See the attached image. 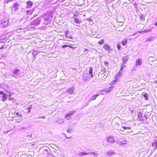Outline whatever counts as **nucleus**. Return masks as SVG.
Listing matches in <instances>:
<instances>
[{
    "mask_svg": "<svg viewBox=\"0 0 157 157\" xmlns=\"http://www.w3.org/2000/svg\"><path fill=\"white\" fill-rule=\"evenodd\" d=\"M20 6L17 3H14L11 8V13L13 14H18L20 12Z\"/></svg>",
    "mask_w": 157,
    "mask_h": 157,
    "instance_id": "obj_1",
    "label": "nucleus"
},
{
    "mask_svg": "<svg viewBox=\"0 0 157 157\" xmlns=\"http://www.w3.org/2000/svg\"><path fill=\"white\" fill-rule=\"evenodd\" d=\"M9 20L7 17H5L2 19L1 21V26L3 28H5L8 25Z\"/></svg>",
    "mask_w": 157,
    "mask_h": 157,
    "instance_id": "obj_2",
    "label": "nucleus"
},
{
    "mask_svg": "<svg viewBox=\"0 0 157 157\" xmlns=\"http://www.w3.org/2000/svg\"><path fill=\"white\" fill-rule=\"evenodd\" d=\"M12 76L16 78L17 76H19L21 74L20 70L18 68H15L12 71Z\"/></svg>",
    "mask_w": 157,
    "mask_h": 157,
    "instance_id": "obj_3",
    "label": "nucleus"
},
{
    "mask_svg": "<svg viewBox=\"0 0 157 157\" xmlns=\"http://www.w3.org/2000/svg\"><path fill=\"white\" fill-rule=\"evenodd\" d=\"M41 22V19L40 17L37 18L32 21L30 23L31 25H39Z\"/></svg>",
    "mask_w": 157,
    "mask_h": 157,
    "instance_id": "obj_4",
    "label": "nucleus"
},
{
    "mask_svg": "<svg viewBox=\"0 0 157 157\" xmlns=\"http://www.w3.org/2000/svg\"><path fill=\"white\" fill-rule=\"evenodd\" d=\"M107 142L109 143H113L115 142V140L113 136H109L107 137Z\"/></svg>",
    "mask_w": 157,
    "mask_h": 157,
    "instance_id": "obj_5",
    "label": "nucleus"
},
{
    "mask_svg": "<svg viewBox=\"0 0 157 157\" xmlns=\"http://www.w3.org/2000/svg\"><path fill=\"white\" fill-rule=\"evenodd\" d=\"M75 90V89L74 88V87H71L69 88L67 90V92L70 94H72L74 93Z\"/></svg>",
    "mask_w": 157,
    "mask_h": 157,
    "instance_id": "obj_6",
    "label": "nucleus"
},
{
    "mask_svg": "<svg viewBox=\"0 0 157 157\" xmlns=\"http://www.w3.org/2000/svg\"><path fill=\"white\" fill-rule=\"evenodd\" d=\"M27 5L26 6V8H29L32 7L33 6V3L30 1H28L26 2Z\"/></svg>",
    "mask_w": 157,
    "mask_h": 157,
    "instance_id": "obj_7",
    "label": "nucleus"
},
{
    "mask_svg": "<svg viewBox=\"0 0 157 157\" xmlns=\"http://www.w3.org/2000/svg\"><path fill=\"white\" fill-rule=\"evenodd\" d=\"M142 63V60L140 59H137L136 61V65L138 66H140Z\"/></svg>",
    "mask_w": 157,
    "mask_h": 157,
    "instance_id": "obj_8",
    "label": "nucleus"
},
{
    "mask_svg": "<svg viewBox=\"0 0 157 157\" xmlns=\"http://www.w3.org/2000/svg\"><path fill=\"white\" fill-rule=\"evenodd\" d=\"M128 59V55L125 56L123 57L122 60L123 61V64L124 65L126 64Z\"/></svg>",
    "mask_w": 157,
    "mask_h": 157,
    "instance_id": "obj_9",
    "label": "nucleus"
},
{
    "mask_svg": "<svg viewBox=\"0 0 157 157\" xmlns=\"http://www.w3.org/2000/svg\"><path fill=\"white\" fill-rule=\"evenodd\" d=\"M103 47L105 50L108 51L109 52L112 50L110 47L106 44H104Z\"/></svg>",
    "mask_w": 157,
    "mask_h": 157,
    "instance_id": "obj_10",
    "label": "nucleus"
},
{
    "mask_svg": "<svg viewBox=\"0 0 157 157\" xmlns=\"http://www.w3.org/2000/svg\"><path fill=\"white\" fill-rule=\"evenodd\" d=\"M138 117L140 121H144V117L142 116V113L141 112H139L138 113Z\"/></svg>",
    "mask_w": 157,
    "mask_h": 157,
    "instance_id": "obj_11",
    "label": "nucleus"
},
{
    "mask_svg": "<svg viewBox=\"0 0 157 157\" xmlns=\"http://www.w3.org/2000/svg\"><path fill=\"white\" fill-rule=\"evenodd\" d=\"M113 87H108L107 88L104 89L100 91V92H103L104 91H105L106 93L109 92L110 91H111L112 90Z\"/></svg>",
    "mask_w": 157,
    "mask_h": 157,
    "instance_id": "obj_12",
    "label": "nucleus"
},
{
    "mask_svg": "<svg viewBox=\"0 0 157 157\" xmlns=\"http://www.w3.org/2000/svg\"><path fill=\"white\" fill-rule=\"evenodd\" d=\"M39 52L37 51H34L32 53V55H33V61H34L36 59V56L37 55L38 53Z\"/></svg>",
    "mask_w": 157,
    "mask_h": 157,
    "instance_id": "obj_13",
    "label": "nucleus"
},
{
    "mask_svg": "<svg viewBox=\"0 0 157 157\" xmlns=\"http://www.w3.org/2000/svg\"><path fill=\"white\" fill-rule=\"evenodd\" d=\"M90 153H86L85 152H80L78 153V155L80 156H82L84 155H89Z\"/></svg>",
    "mask_w": 157,
    "mask_h": 157,
    "instance_id": "obj_14",
    "label": "nucleus"
},
{
    "mask_svg": "<svg viewBox=\"0 0 157 157\" xmlns=\"http://www.w3.org/2000/svg\"><path fill=\"white\" fill-rule=\"evenodd\" d=\"M74 21L75 22L79 25L80 23L82 22V21L80 20H79L78 18H75Z\"/></svg>",
    "mask_w": 157,
    "mask_h": 157,
    "instance_id": "obj_15",
    "label": "nucleus"
},
{
    "mask_svg": "<svg viewBox=\"0 0 157 157\" xmlns=\"http://www.w3.org/2000/svg\"><path fill=\"white\" fill-rule=\"evenodd\" d=\"M56 122L58 123L59 124H63L64 122V120L62 119H58L56 121Z\"/></svg>",
    "mask_w": 157,
    "mask_h": 157,
    "instance_id": "obj_16",
    "label": "nucleus"
},
{
    "mask_svg": "<svg viewBox=\"0 0 157 157\" xmlns=\"http://www.w3.org/2000/svg\"><path fill=\"white\" fill-rule=\"evenodd\" d=\"M7 95L4 94L2 95V100L3 102H5L7 98Z\"/></svg>",
    "mask_w": 157,
    "mask_h": 157,
    "instance_id": "obj_17",
    "label": "nucleus"
},
{
    "mask_svg": "<svg viewBox=\"0 0 157 157\" xmlns=\"http://www.w3.org/2000/svg\"><path fill=\"white\" fill-rule=\"evenodd\" d=\"M122 71V70H121V69H120L118 73L117 74V75H116V78H118L121 75V73Z\"/></svg>",
    "mask_w": 157,
    "mask_h": 157,
    "instance_id": "obj_18",
    "label": "nucleus"
},
{
    "mask_svg": "<svg viewBox=\"0 0 157 157\" xmlns=\"http://www.w3.org/2000/svg\"><path fill=\"white\" fill-rule=\"evenodd\" d=\"M34 11L33 9L31 10H27L26 11L27 14L28 15H31Z\"/></svg>",
    "mask_w": 157,
    "mask_h": 157,
    "instance_id": "obj_19",
    "label": "nucleus"
},
{
    "mask_svg": "<svg viewBox=\"0 0 157 157\" xmlns=\"http://www.w3.org/2000/svg\"><path fill=\"white\" fill-rule=\"evenodd\" d=\"M93 73V69L92 67H90V71H89V73L90 75H91V77H92L93 76V75L92 74Z\"/></svg>",
    "mask_w": 157,
    "mask_h": 157,
    "instance_id": "obj_20",
    "label": "nucleus"
},
{
    "mask_svg": "<svg viewBox=\"0 0 157 157\" xmlns=\"http://www.w3.org/2000/svg\"><path fill=\"white\" fill-rule=\"evenodd\" d=\"M89 78L88 76H83L82 79L83 81H86L89 79Z\"/></svg>",
    "mask_w": 157,
    "mask_h": 157,
    "instance_id": "obj_21",
    "label": "nucleus"
},
{
    "mask_svg": "<svg viewBox=\"0 0 157 157\" xmlns=\"http://www.w3.org/2000/svg\"><path fill=\"white\" fill-rule=\"evenodd\" d=\"M114 154H115V153L112 150H109L107 152V154L109 155H112Z\"/></svg>",
    "mask_w": 157,
    "mask_h": 157,
    "instance_id": "obj_22",
    "label": "nucleus"
},
{
    "mask_svg": "<svg viewBox=\"0 0 157 157\" xmlns=\"http://www.w3.org/2000/svg\"><path fill=\"white\" fill-rule=\"evenodd\" d=\"M70 116L68 113L65 115V118L67 119V120H68L71 118Z\"/></svg>",
    "mask_w": 157,
    "mask_h": 157,
    "instance_id": "obj_23",
    "label": "nucleus"
},
{
    "mask_svg": "<svg viewBox=\"0 0 157 157\" xmlns=\"http://www.w3.org/2000/svg\"><path fill=\"white\" fill-rule=\"evenodd\" d=\"M99 95V94L96 95H93L91 98V99L90 100V101L91 100H94L97 97H98Z\"/></svg>",
    "mask_w": 157,
    "mask_h": 157,
    "instance_id": "obj_24",
    "label": "nucleus"
},
{
    "mask_svg": "<svg viewBox=\"0 0 157 157\" xmlns=\"http://www.w3.org/2000/svg\"><path fill=\"white\" fill-rule=\"evenodd\" d=\"M62 48H65L67 47H69L70 48H73V47L72 46H71L69 45L65 44L63 45L62 46Z\"/></svg>",
    "mask_w": 157,
    "mask_h": 157,
    "instance_id": "obj_25",
    "label": "nucleus"
},
{
    "mask_svg": "<svg viewBox=\"0 0 157 157\" xmlns=\"http://www.w3.org/2000/svg\"><path fill=\"white\" fill-rule=\"evenodd\" d=\"M143 96L145 98V100H148V94L147 93L144 94H143Z\"/></svg>",
    "mask_w": 157,
    "mask_h": 157,
    "instance_id": "obj_26",
    "label": "nucleus"
},
{
    "mask_svg": "<svg viewBox=\"0 0 157 157\" xmlns=\"http://www.w3.org/2000/svg\"><path fill=\"white\" fill-rule=\"evenodd\" d=\"M76 112L75 111H71L69 112L68 113L70 116H71V115L73 114L74 113Z\"/></svg>",
    "mask_w": 157,
    "mask_h": 157,
    "instance_id": "obj_27",
    "label": "nucleus"
},
{
    "mask_svg": "<svg viewBox=\"0 0 157 157\" xmlns=\"http://www.w3.org/2000/svg\"><path fill=\"white\" fill-rule=\"evenodd\" d=\"M127 43V40L125 39L121 42L122 45L124 46Z\"/></svg>",
    "mask_w": 157,
    "mask_h": 157,
    "instance_id": "obj_28",
    "label": "nucleus"
},
{
    "mask_svg": "<svg viewBox=\"0 0 157 157\" xmlns=\"http://www.w3.org/2000/svg\"><path fill=\"white\" fill-rule=\"evenodd\" d=\"M155 59L151 56H150L148 58V60L151 61H155Z\"/></svg>",
    "mask_w": 157,
    "mask_h": 157,
    "instance_id": "obj_29",
    "label": "nucleus"
},
{
    "mask_svg": "<svg viewBox=\"0 0 157 157\" xmlns=\"http://www.w3.org/2000/svg\"><path fill=\"white\" fill-rule=\"evenodd\" d=\"M90 155H91V154H92V155H93L95 156H97L98 155V154H97L96 153L94 152H90Z\"/></svg>",
    "mask_w": 157,
    "mask_h": 157,
    "instance_id": "obj_30",
    "label": "nucleus"
},
{
    "mask_svg": "<svg viewBox=\"0 0 157 157\" xmlns=\"http://www.w3.org/2000/svg\"><path fill=\"white\" fill-rule=\"evenodd\" d=\"M104 42V40L103 39H102L101 41L98 42V43L99 44L102 45Z\"/></svg>",
    "mask_w": 157,
    "mask_h": 157,
    "instance_id": "obj_31",
    "label": "nucleus"
},
{
    "mask_svg": "<svg viewBox=\"0 0 157 157\" xmlns=\"http://www.w3.org/2000/svg\"><path fill=\"white\" fill-rule=\"evenodd\" d=\"M66 36H67V37L70 39H72V36L71 35H67V34L66 35Z\"/></svg>",
    "mask_w": 157,
    "mask_h": 157,
    "instance_id": "obj_32",
    "label": "nucleus"
},
{
    "mask_svg": "<svg viewBox=\"0 0 157 157\" xmlns=\"http://www.w3.org/2000/svg\"><path fill=\"white\" fill-rule=\"evenodd\" d=\"M13 0H5L4 3L6 4L8 2L12 1Z\"/></svg>",
    "mask_w": 157,
    "mask_h": 157,
    "instance_id": "obj_33",
    "label": "nucleus"
},
{
    "mask_svg": "<svg viewBox=\"0 0 157 157\" xmlns=\"http://www.w3.org/2000/svg\"><path fill=\"white\" fill-rule=\"evenodd\" d=\"M72 129H68L67 130V132L68 133H71L72 132Z\"/></svg>",
    "mask_w": 157,
    "mask_h": 157,
    "instance_id": "obj_34",
    "label": "nucleus"
},
{
    "mask_svg": "<svg viewBox=\"0 0 157 157\" xmlns=\"http://www.w3.org/2000/svg\"><path fill=\"white\" fill-rule=\"evenodd\" d=\"M122 65H121V70H123V69L124 68V67H125V66H124L123 65H124L123 64V63L122 64Z\"/></svg>",
    "mask_w": 157,
    "mask_h": 157,
    "instance_id": "obj_35",
    "label": "nucleus"
},
{
    "mask_svg": "<svg viewBox=\"0 0 157 157\" xmlns=\"http://www.w3.org/2000/svg\"><path fill=\"white\" fill-rule=\"evenodd\" d=\"M151 30H152L151 29H147L145 31L146 32H150Z\"/></svg>",
    "mask_w": 157,
    "mask_h": 157,
    "instance_id": "obj_36",
    "label": "nucleus"
},
{
    "mask_svg": "<svg viewBox=\"0 0 157 157\" xmlns=\"http://www.w3.org/2000/svg\"><path fill=\"white\" fill-rule=\"evenodd\" d=\"M90 100H89L88 101H86V104L85 105V106H87V105H89V103L90 102Z\"/></svg>",
    "mask_w": 157,
    "mask_h": 157,
    "instance_id": "obj_37",
    "label": "nucleus"
},
{
    "mask_svg": "<svg viewBox=\"0 0 157 157\" xmlns=\"http://www.w3.org/2000/svg\"><path fill=\"white\" fill-rule=\"evenodd\" d=\"M122 128L124 129H130V128L126 127V126H124V127H123Z\"/></svg>",
    "mask_w": 157,
    "mask_h": 157,
    "instance_id": "obj_38",
    "label": "nucleus"
},
{
    "mask_svg": "<svg viewBox=\"0 0 157 157\" xmlns=\"http://www.w3.org/2000/svg\"><path fill=\"white\" fill-rule=\"evenodd\" d=\"M31 109V107H29L27 108V109L28 110V113H29L30 112Z\"/></svg>",
    "mask_w": 157,
    "mask_h": 157,
    "instance_id": "obj_39",
    "label": "nucleus"
},
{
    "mask_svg": "<svg viewBox=\"0 0 157 157\" xmlns=\"http://www.w3.org/2000/svg\"><path fill=\"white\" fill-rule=\"evenodd\" d=\"M10 132V130H7L6 131H4L3 132V133L4 134H7L8 132Z\"/></svg>",
    "mask_w": 157,
    "mask_h": 157,
    "instance_id": "obj_40",
    "label": "nucleus"
},
{
    "mask_svg": "<svg viewBox=\"0 0 157 157\" xmlns=\"http://www.w3.org/2000/svg\"><path fill=\"white\" fill-rule=\"evenodd\" d=\"M104 64L106 66H108L109 65V64L108 62H104Z\"/></svg>",
    "mask_w": 157,
    "mask_h": 157,
    "instance_id": "obj_41",
    "label": "nucleus"
},
{
    "mask_svg": "<svg viewBox=\"0 0 157 157\" xmlns=\"http://www.w3.org/2000/svg\"><path fill=\"white\" fill-rule=\"evenodd\" d=\"M78 17V15L77 14H75L74 15L73 18L75 19V17Z\"/></svg>",
    "mask_w": 157,
    "mask_h": 157,
    "instance_id": "obj_42",
    "label": "nucleus"
},
{
    "mask_svg": "<svg viewBox=\"0 0 157 157\" xmlns=\"http://www.w3.org/2000/svg\"><path fill=\"white\" fill-rule=\"evenodd\" d=\"M117 48L119 50L121 48V46L120 45H117Z\"/></svg>",
    "mask_w": 157,
    "mask_h": 157,
    "instance_id": "obj_43",
    "label": "nucleus"
},
{
    "mask_svg": "<svg viewBox=\"0 0 157 157\" xmlns=\"http://www.w3.org/2000/svg\"><path fill=\"white\" fill-rule=\"evenodd\" d=\"M9 100H10V101H13V100H14V99L13 98H9Z\"/></svg>",
    "mask_w": 157,
    "mask_h": 157,
    "instance_id": "obj_44",
    "label": "nucleus"
},
{
    "mask_svg": "<svg viewBox=\"0 0 157 157\" xmlns=\"http://www.w3.org/2000/svg\"><path fill=\"white\" fill-rule=\"evenodd\" d=\"M140 20H142L143 18V15L140 16Z\"/></svg>",
    "mask_w": 157,
    "mask_h": 157,
    "instance_id": "obj_45",
    "label": "nucleus"
},
{
    "mask_svg": "<svg viewBox=\"0 0 157 157\" xmlns=\"http://www.w3.org/2000/svg\"><path fill=\"white\" fill-rule=\"evenodd\" d=\"M44 152H47L48 153V150L47 149H45L44 150Z\"/></svg>",
    "mask_w": 157,
    "mask_h": 157,
    "instance_id": "obj_46",
    "label": "nucleus"
},
{
    "mask_svg": "<svg viewBox=\"0 0 157 157\" xmlns=\"http://www.w3.org/2000/svg\"><path fill=\"white\" fill-rule=\"evenodd\" d=\"M23 19L24 20V21H25V22H26L28 20L27 18Z\"/></svg>",
    "mask_w": 157,
    "mask_h": 157,
    "instance_id": "obj_47",
    "label": "nucleus"
},
{
    "mask_svg": "<svg viewBox=\"0 0 157 157\" xmlns=\"http://www.w3.org/2000/svg\"><path fill=\"white\" fill-rule=\"evenodd\" d=\"M136 66H134L132 70H136Z\"/></svg>",
    "mask_w": 157,
    "mask_h": 157,
    "instance_id": "obj_48",
    "label": "nucleus"
},
{
    "mask_svg": "<svg viewBox=\"0 0 157 157\" xmlns=\"http://www.w3.org/2000/svg\"><path fill=\"white\" fill-rule=\"evenodd\" d=\"M5 93H3V91H0V95L4 94Z\"/></svg>",
    "mask_w": 157,
    "mask_h": 157,
    "instance_id": "obj_49",
    "label": "nucleus"
},
{
    "mask_svg": "<svg viewBox=\"0 0 157 157\" xmlns=\"http://www.w3.org/2000/svg\"><path fill=\"white\" fill-rule=\"evenodd\" d=\"M27 136L28 137H29V138H31V137H32V135H31V134L29 135H28Z\"/></svg>",
    "mask_w": 157,
    "mask_h": 157,
    "instance_id": "obj_50",
    "label": "nucleus"
},
{
    "mask_svg": "<svg viewBox=\"0 0 157 157\" xmlns=\"http://www.w3.org/2000/svg\"><path fill=\"white\" fill-rule=\"evenodd\" d=\"M154 25L156 26H157V21L155 22L154 24Z\"/></svg>",
    "mask_w": 157,
    "mask_h": 157,
    "instance_id": "obj_51",
    "label": "nucleus"
},
{
    "mask_svg": "<svg viewBox=\"0 0 157 157\" xmlns=\"http://www.w3.org/2000/svg\"><path fill=\"white\" fill-rule=\"evenodd\" d=\"M144 118H145V119H147V116H146V115H144Z\"/></svg>",
    "mask_w": 157,
    "mask_h": 157,
    "instance_id": "obj_52",
    "label": "nucleus"
},
{
    "mask_svg": "<svg viewBox=\"0 0 157 157\" xmlns=\"http://www.w3.org/2000/svg\"><path fill=\"white\" fill-rule=\"evenodd\" d=\"M88 51V49H85L84 53H86V54H87V53L86 52V51Z\"/></svg>",
    "mask_w": 157,
    "mask_h": 157,
    "instance_id": "obj_53",
    "label": "nucleus"
},
{
    "mask_svg": "<svg viewBox=\"0 0 157 157\" xmlns=\"http://www.w3.org/2000/svg\"><path fill=\"white\" fill-rule=\"evenodd\" d=\"M87 20L88 21H91V20L90 18H88V19H87Z\"/></svg>",
    "mask_w": 157,
    "mask_h": 157,
    "instance_id": "obj_54",
    "label": "nucleus"
},
{
    "mask_svg": "<svg viewBox=\"0 0 157 157\" xmlns=\"http://www.w3.org/2000/svg\"><path fill=\"white\" fill-rule=\"evenodd\" d=\"M41 118H45V116L41 117Z\"/></svg>",
    "mask_w": 157,
    "mask_h": 157,
    "instance_id": "obj_55",
    "label": "nucleus"
},
{
    "mask_svg": "<svg viewBox=\"0 0 157 157\" xmlns=\"http://www.w3.org/2000/svg\"><path fill=\"white\" fill-rule=\"evenodd\" d=\"M115 82V81H112V82H111V84H113L114 83V82Z\"/></svg>",
    "mask_w": 157,
    "mask_h": 157,
    "instance_id": "obj_56",
    "label": "nucleus"
},
{
    "mask_svg": "<svg viewBox=\"0 0 157 157\" xmlns=\"http://www.w3.org/2000/svg\"><path fill=\"white\" fill-rule=\"evenodd\" d=\"M16 115L19 116V114L18 113H17L16 114Z\"/></svg>",
    "mask_w": 157,
    "mask_h": 157,
    "instance_id": "obj_57",
    "label": "nucleus"
},
{
    "mask_svg": "<svg viewBox=\"0 0 157 157\" xmlns=\"http://www.w3.org/2000/svg\"><path fill=\"white\" fill-rule=\"evenodd\" d=\"M66 137L67 138H71V137H67L66 135Z\"/></svg>",
    "mask_w": 157,
    "mask_h": 157,
    "instance_id": "obj_58",
    "label": "nucleus"
},
{
    "mask_svg": "<svg viewBox=\"0 0 157 157\" xmlns=\"http://www.w3.org/2000/svg\"><path fill=\"white\" fill-rule=\"evenodd\" d=\"M41 117H40V116L38 117V119H39L41 118Z\"/></svg>",
    "mask_w": 157,
    "mask_h": 157,
    "instance_id": "obj_59",
    "label": "nucleus"
},
{
    "mask_svg": "<svg viewBox=\"0 0 157 157\" xmlns=\"http://www.w3.org/2000/svg\"><path fill=\"white\" fill-rule=\"evenodd\" d=\"M155 144H156V146H157V142L155 143Z\"/></svg>",
    "mask_w": 157,
    "mask_h": 157,
    "instance_id": "obj_60",
    "label": "nucleus"
},
{
    "mask_svg": "<svg viewBox=\"0 0 157 157\" xmlns=\"http://www.w3.org/2000/svg\"><path fill=\"white\" fill-rule=\"evenodd\" d=\"M32 19H33V18H31L29 20H32Z\"/></svg>",
    "mask_w": 157,
    "mask_h": 157,
    "instance_id": "obj_61",
    "label": "nucleus"
},
{
    "mask_svg": "<svg viewBox=\"0 0 157 157\" xmlns=\"http://www.w3.org/2000/svg\"><path fill=\"white\" fill-rule=\"evenodd\" d=\"M76 26H79V25H76Z\"/></svg>",
    "mask_w": 157,
    "mask_h": 157,
    "instance_id": "obj_62",
    "label": "nucleus"
},
{
    "mask_svg": "<svg viewBox=\"0 0 157 157\" xmlns=\"http://www.w3.org/2000/svg\"><path fill=\"white\" fill-rule=\"evenodd\" d=\"M1 86V84L0 83V87Z\"/></svg>",
    "mask_w": 157,
    "mask_h": 157,
    "instance_id": "obj_63",
    "label": "nucleus"
},
{
    "mask_svg": "<svg viewBox=\"0 0 157 157\" xmlns=\"http://www.w3.org/2000/svg\"><path fill=\"white\" fill-rule=\"evenodd\" d=\"M120 130H121V131H122L124 132V131H123V130H122L121 129Z\"/></svg>",
    "mask_w": 157,
    "mask_h": 157,
    "instance_id": "obj_64",
    "label": "nucleus"
}]
</instances>
